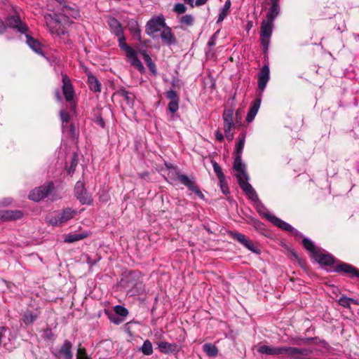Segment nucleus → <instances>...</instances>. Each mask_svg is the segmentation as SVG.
<instances>
[{
    "mask_svg": "<svg viewBox=\"0 0 359 359\" xmlns=\"http://www.w3.org/2000/svg\"><path fill=\"white\" fill-rule=\"evenodd\" d=\"M167 97L170 99L168 109L170 112H177L178 110L179 97L175 90H170L167 92Z\"/></svg>",
    "mask_w": 359,
    "mask_h": 359,
    "instance_id": "obj_25",
    "label": "nucleus"
},
{
    "mask_svg": "<svg viewBox=\"0 0 359 359\" xmlns=\"http://www.w3.org/2000/svg\"><path fill=\"white\" fill-rule=\"evenodd\" d=\"M55 12L44 15L47 27L51 34L57 36L66 33L65 24L69 18H78L80 12L74 4H69L65 0H55Z\"/></svg>",
    "mask_w": 359,
    "mask_h": 359,
    "instance_id": "obj_1",
    "label": "nucleus"
},
{
    "mask_svg": "<svg viewBox=\"0 0 359 359\" xmlns=\"http://www.w3.org/2000/svg\"><path fill=\"white\" fill-rule=\"evenodd\" d=\"M62 93L65 96V100L69 102L72 107H75L74 90L72 84L71 80L66 74L62 75Z\"/></svg>",
    "mask_w": 359,
    "mask_h": 359,
    "instance_id": "obj_12",
    "label": "nucleus"
},
{
    "mask_svg": "<svg viewBox=\"0 0 359 359\" xmlns=\"http://www.w3.org/2000/svg\"><path fill=\"white\" fill-rule=\"evenodd\" d=\"M203 351L210 357H215L218 353V349L216 346L212 344H205L203 346Z\"/></svg>",
    "mask_w": 359,
    "mask_h": 359,
    "instance_id": "obj_34",
    "label": "nucleus"
},
{
    "mask_svg": "<svg viewBox=\"0 0 359 359\" xmlns=\"http://www.w3.org/2000/svg\"><path fill=\"white\" fill-rule=\"evenodd\" d=\"M260 103L261 100L259 98L256 99L248 112H257L260 107Z\"/></svg>",
    "mask_w": 359,
    "mask_h": 359,
    "instance_id": "obj_48",
    "label": "nucleus"
},
{
    "mask_svg": "<svg viewBox=\"0 0 359 359\" xmlns=\"http://www.w3.org/2000/svg\"><path fill=\"white\" fill-rule=\"evenodd\" d=\"M148 68L149 69L150 72H151V74L154 75V76H156L157 74V69H156V65L154 64V62H151V63H149L148 65H147Z\"/></svg>",
    "mask_w": 359,
    "mask_h": 359,
    "instance_id": "obj_52",
    "label": "nucleus"
},
{
    "mask_svg": "<svg viewBox=\"0 0 359 359\" xmlns=\"http://www.w3.org/2000/svg\"><path fill=\"white\" fill-rule=\"evenodd\" d=\"M23 213L20 210H0V220L11 221L22 218Z\"/></svg>",
    "mask_w": 359,
    "mask_h": 359,
    "instance_id": "obj_21",
    "label": "nucleus"
},
{
    "mask_svg": "<svg viewBox=\"0 0 359 359\" xmlns=\"http://www.w3.org/2000/svg\"><path fill=\"white\" fill-rule=\"evenodd\" d=\"M245 248H246L247 249H248L249 250H250L251 252H252L254 253H256V254L260 253V250L255 245L253 242L250 240H249L248 242L246 243V245H245Z\"/></svg>",
    "mask_w": 359,
    "mask_h": 359,
    "instance_id": "obj_44",
    "label": "nucleus"
},
{
    "mask_svg": "<svg viewBox=\"0 0 359 359\" xmlns=\"http://www.w3.org/2000/svg\"><path fill=\"white\" fill-rule=\"evenodd\" d=\"M161 39L162 42L167 46H172L177 43L176 38L174 34L172 32V29L167 25L166 26L161 30Z\"/></svg>",
    "mask_w": 359,
    "mask_h": 359,
    "instance_id": "obj_20",
    "label": "nucleus"
},
{
    "mask_svg": "<svg viewBox=\"0 0 359 359\" xmlns=\"http://www.w3.org/2000/svg\"><path fill=\"white\" fill-rule=\"evenodd\" d=\"M55 95L57 97V98L59 100H61V96L60 95V92L58 90L56 91L55 93Z\"/></svg>",
    "mask_w": 359,
    "mask_h": 359,
    "instance_id": "obj_63",
    "label": "nucleus"
},
{
    "mask_svg": "<svg viewBox=\"0 0 359 359\" xmlns=\"http://www.w3.org/2000/svg\"><path fill=\"white\" fill-rule=\"evenodd\" d=\"M74 194L82 205H90L93 202L91 195L88 193L84 184L78 181L74 187Z\"/></svg>",
    "mask_w": 359,
    "mask_h": 359,
    "instance_id": "obj_11",
    "label": "nucleus"
},
{
    "mask_svg": "<svg viewBox=\"0 0 359 359\" xmlns=\"http://www.w3.org/2000/svg\"><path fill=\"white\" fill-rule=\"evenodd\" d=\"M219 184H220V187H221L222 191L224 194H228L229 193V187L227 186V183H226V182L225 180V177H224L223 182L219 181Z\"/></svg>",
    "mask_w": 359,
    "mask_h": 359,
    "instance_id": "obj_51",
    "label": "nucleus"
},
{
    "mask_svg": "<svg viewBox=\"0 0 359 359\" xmlns=\"http://www.w3.org/2000/svg\"><path fill=\"white\" fill-rule=\"evenodd\" d=\"M207 1L208 0H196L195 5L196 6H201L204 5Z\"/></svg>",
    "mask_w": 359,
    "mask_h": 359,
    "instance_id": "obj_60",
    "label": "nucleus"
},
{
    "mask_svg": "<svg viewBox=\"0 0 359 359\" xmlns=\"http://www.w3.org/2000/svg\"><path fill=\"white\" fill-rule=\"evenodd\" d=\"M126 287L128 289V293L130 296L143 293L144 287L141 280L140 273L138 271H132L130 273L126 280Z\"/></svg>",
    "mask_w": 359,
    "mask_h": 359,
    "instance_id": "obj_5",
    "label": "nucleus"
},
{
    "mask_svg": "<svg viewBox=\"0 0 359 359\" xmlns=\"http://www.w3.org/2000/svg\"><path fill=\"white\" fill-rule=\"evenodd\" d=\"M145 355H151L153 353L152 344L149 340L144 341L143 345L139 348Z\"/></svg>",
    "mask_w": 359,
    "mask_h": 359,
    "instance_id": "obj_37",
    "label": "nucleus"
},
{
    "mask_svg": "<svg viewBox=\"0 0 359 359\" xmlns=\"http://www.w3.org/2000/svg\"><path fill=\"white\" fill-rule=\"evenodd\" d=\"M176 175L178 180L187 187L189 190L194 192L200 198H204V195L196 186L194 177L189 178L187 175L180 173L179 172H176Z\"/></svg>",
    "mask_w": 359,
    "mask_h": 359,
    "instance_id": "obj_13",
    "label": "nucleus"
},
{
    "mask_svg": "<svg viewBox=\"0 0 359 359\" xmlns=\"http://www.w3.org/2000/svg\"><path fill=\"white\" fill-rule=\"evenodd\" d=\"M273 28V22L263 20L261 23V29H260V38H261V43L262 46H264L266 49L268 48L270 38L272 34Z\"/></svg>",
    "mask_w": 359,
    "mask_h": 359,
    "instance_id": "obj_10",
    "label": "nucleus"
},
{
    "mask_svg": "<svg viewBox=\"0 0 359 359\" xmlns=\"http://www.w3.org/2000/svg\"><path fill=\"white\" fill-rule=\"evenodd\" d=\"M118 96L121 97L128 104H132L133 101V95L130 92L128 91L126 88H122L119 89L116 93Z\"/></svg>",
    "mask_w": 359,
    "mask_h": 359,
    "instance_id": "obj_30",
    "label": "nucleus"
},
{
    "mask_svg": "<svg viewBox=\"0 0 359 359\" xmlns=\"http://www.w3.org/2000/svg\"><path fill=\"white\" fill-rule=\"evenodd\" d=\"M271 6L269 8V11L266 14V20L273 22L275 18L280 13L279 0H270Z\"/></svg>",
    "mask_w": 359,
    "mask_h": 359,
    "instance_id": "obj_23",
    "label": "nucleus"
},
{
    "mask_svg": "<svg viewBox=\"0 0 359 359\" xmlns=\"http://www.w3.org/2000/svg\"><path fill=\"white\" fill-rule=\"evenodd\" d=\"M173 11L177 13L182 14L186 12L187 8L183 4L178 3L175 5Z\"/></svg>",
    "mask_w": 359,
    "mask_h": 359,
    "instance_id": "obj_45",
    "label": "nucleus"
},
{
    "mask_svg": "<svg viewBox=\"0 0 359 359\" xmlns=\"http://www.w3.org/2000/svg\"><path fill=\"white\" fill-rule=\"evenodd\" d=\"M194 22V17L191 15H189V14H187L185 15H183L180 19V24L184 25H187V26H191V25H193Z\"/></svg>",
    "mask_w": 359,
    "mask_h": 359,
    "instance_id": "obj_41",
    "label": "nucleus"
},
{
    "mask_svg": "<svg viewBox=\"0 0 359 359\" xmlns=\"http://www.w3.org/2000/svg\"><path fill=\"white\" fill-rule=\"evenodd\" d=\"M76 359H91L86 353L85 348H79Z\"/></svg>",
    "mask_w": 359,
    "mask_h": 359,
    "instance_id": "obj_47",
    "label": "nucleus"
},
{
    "mask_svg": "<svg viewBox=\"0 0 359 359\" xmlns=\"http://www.w3.org/2000/svg\"><path fill=\"white\" fill-rule=\"evenodd\" d=\"M315 259L321 265L332 266L335 262V259L330 254H325L320 250L316 253Z\"/></svg>",
    "mask_w": 359,
    "mask_h": 359,
    "instance_id": "obj_22",
    "label": "nucleus"
},
{
    "mask_svg": "<svg viewBox=\"0 0 359 359\" xmlns=\"http://www.w3.org/2000/svg\"><path fill=\"white\" fill-rule=\"evenodd\" d=\"M6 30V25L0 19V34H3Z\"/></svg>",
    "mask_w": 359,
    "mask_h": 359,
    "instance_id": "obj_56",
    "label": "nucleus"
},
{
    "mask_svg": "<svg viewBox=\"0 0 359 359\" xmlns=\"http://www.w3.org/2000/svg\"><path fill=\"white\" fill-rule=\"evenodd\" d=\"M53 337V333L50 329L48 328L44 330V337L50 339Z\"/></svg>",
    "mask_w": 359,
    "mask_h": 359,
    "instance_id": "obj_55",
    "label": "nucleus"
},
{
    "mask_svg": "<svg viewBox=\"0 0 359 359\" xmlns=\"http://www.w3.org/2000/svg\"><path fill=\"white\" fill-rule=\"evenodd\" d=\"M27 43V45L36 53L43 55V50L41 49V43L31 36L29 34H26Z\"/></svg>",
    "mask_w": 359,
    "mask_h": 359,
    "instance_id": "obj_27",
    "label": "nucleus"
},
{
    "mask_svg": "<svg viewBox=\"0 0 359 359\" xmlns=\"http://www.w3.org/2000/svg\"><path fill=\"white\" fill-rule=\"evenodd\" d=\"M115 313L124 319L128 314V311L123 306L117 305L114 306Z\"/></svg>",
    "mask_w": 359,
    "mask_h": 359,
    "instance_id": "obj_42",
    "label": "nucleus"
},
{
    "mask_svg": "<svg viewBox=\"0 0 359 359\" xmlns=\"http://www.w3.org/2000/svg\"><path fill=\"white\" fill-rule=\"evenodd\" d=\"M302 243L304 247L309 252H311L313 257L316 255V253H318V252L320 250L318 248H316L313 242L307 238H304L302 241Z\"/></svg>",
    "mask_w": 359,
    "mask_h": 359,
    "instance_id": "obj_32",
    "label": "nucleus"
},
{
    "mask_svg": "<svg viewBox=\"0 0 359 359\" xmlns=\"http://www.w3.org/2000/svg\"><path fill=\"white\" fill-rule=\"evenodd\" d=\"M233 167V169L238 172L236 175L238 180V183L239 184V179L248 182L249 176L246 172V165L242 162V156H235Z\"/></svg>",
    "mask_w": 359,
    "mask_h": 359,
    "instance_id": "obj_15",
    "label": "nucleus"
},
{
    "mask_svg": "<svg viewBox=\"0 0 359 359\" xmlns=\"http://www.w3.org/2000/svg\"><path fill=\"white\" fill-rule=\"evenodd\" d=\"M88 83L91 90L95 93L101 91V83L98 79L91 73L88 74Z\"/></svg>",
    "mask_w": 359,
    "mask_h": 359,
    "instance_id": "obj_28",
    "label": "nucleus"
},
{
    "mask_svg": "<svg viewBox=\"0 0 359 359\" xmlns=\"http://www.w3.org/2000/svg\"><path fill=\"white\" fill-rule=\"evenodd\" d=\"M166 26L165 18L163 15L155 16L151 18L146 25V33L154 38L156 34Z\"/></svg>",
    "mask_w": 359,
    "mask_h": 359,
    "instance_id": "obj_7",
    "label": "nucleus"
},
{
    "mask_svg": "<svg viewBox=\"0 0 359 359\" xmlns=\"http://www.w3.org/2000/svg\"><path fill=\"white\" fill-rule=\"evenodd\" d=\"M212 163L214 171H215V174L217 175V176L219 179V181H221L222 182H223L224 177H224V173L222 172V168H220V166L218 165V163L217 162L212 161Z\"/></svg>",
    "mask_w": 359,
    "mask_h": 359,
    "instance_id": "obj_40",
    "label": "nucleus"
},
{
    "mask_svg": "<svg viewBox=\"0 0 359 359\" xmlns=\"http://www.w3.org/2000/svg\"><path fill=\"white\" fill-rule=\"evenodd\" d=\"M54 189V184L50 182L43 186L33 189L29 194V198L32 201L38 202L48 196V195Z\"/></svg>",
    "mask_w": 359,
    "mask_h": 359,
    "instance_id": "obj_8",
    "label": "nucleus"
},
{
    "mask_svg": "<svg viewBox=\"0 0 359 359\" xmlns=\"http://www.w3.org/2000/svg\"><path fill=\"white\" fill-rule=\"evenodd\" d=\"M186 3H187L188 4H189L191 6V8H193L194 6V0H184Z\"/></svg>",
    "mask_w": 359,
    "mask_h": 359,
    "instance_id": "obj_62",
    "label": "nucleus"
},
{
    "mask_svg": "<svg viewBox=\"0 0 359 359\" xmlns=\"http://www.w3.org/2000/svg\"><path fill=\"white\" fill-rule=\"evenodd\" d=\"M338 303L340 306L344 308H349L351 304H354L356 305L358 304L357 300L345 296H342L341 297H340L338 300Z\"/></svg>",
    "mask_w": 359,
    "mask_h": 359,
    "instance_id": "obj_35",
    "label": "nucleus"
},
{
    "mask_svg": "<svg viewBox=\"0 0 359 359\" xmlns=\"http://www.w3.org/2000/svg\"><path fill=\"white\" fill-rule=\"evenodd\" d=\"M96 122L102 128L104 126V122L101 117H97Z\"/></svg>",
    "mask_w": 359,
    "mask_h": 359,
    "instance_id": "obj_61",
    "label": "nucleus"
},
{
    "mask_svg": "<svg viewBox=\"0 0 359 359\" xmlns=\"http://www.w3.org/2000/svg\"><path fill=\"white\" fill-rule=\"evenodd\" d=\"M38 318V315L36 313H33L30 310H27L22 316V320L25 325H31Z\"/></svg>",
    "mask_w": 359,
    "mask_h": 359,
    "instance_id": "obj_31",
    "label": "nucleus"
},
{
    "mask_svg": "<svg viewBox=\"0 0 359 359\" xmlns=\"http://www.w3.org/2000/svg\"><path fill=\"white\" fill-rule=\"evenodd\" d=\"M76 165H77V163H76V159L73 158L72 162L71 163V166H70L69 170V173L71 172H74L75 170Z\"/></svg>",
    "mask_w": 359,
    "mask_h": 359,
    "instance_id": "obj_57",
    "label": "nucleus"
},
{
    "mask_svg": "<svg viewBox=\"0 0 359 359\" xmlns=\"http://www.w3.org/2000/svg\"><path fill=\"white\" fill-rule=\"evenodd\" d=\"M158 345L160 351L165 354L175 353L180 351L179 346L175 343L170 344L165 341H161Z\"/></svg>",
    "mask_w": 359,
    "mask_h": 359,
    "instance_id": "obj_24",
    "label": "nucleus"
},
{
    "mask_svg": "<svg viewBox=\"0 0 359 359\" xmlns=\"http://www.w3.org/2000/svg\"><path fill=\"white\" fill-rule=\"evenodd\" d=\"M77 214V211L71 208H66L60 212L49 214L46 222L53 226H62L72 219Z\"/></svg>",
    "mask_w": 359,
    "mask_h": 359,
    "instance_id": "obj_3",
    "label": "nucleus"
},
{
    "mask_svg": "<svg viewBox=\"0 0 359 359\" xmlns=\"http://www.w3.org/2000/svg\"><path fill=\"white\" fill-rule=\"evenodd\" d=\"M215 137L216 139L219 142H222L224 140L223 134L219 130L216 132Z\"/></svg>",
    "mask_w": 359,
    "mask_h": 359,
    "instance_id": "obj_59",
    "label": "nucleus"
},
{
    "mask_svg": "<svg viewBox=\"0 0 359 359\" xmlns=\"http://www.w3.org/2000/svg\"><path fill=\"white\" fill-rule=\"evenodd\" d=\"M239 186L245 192V194L248 196L249 199L255 203L256 209L257 212L269 221V217L268 215H273L265 208V206L259 200L257 192L252 187V185L249 182H244L243 180L239 179Z\"/></svg>",
    "mask_w": 359,
    "mask_h": 359,
    "instance_id": "obj_2",
    "label": "nucleus"
},
{
    "mask_svg": "<svg viewBox=\"0 0 359 359\" xmlns=\"http://www.w3.org/2000/svg\"><path fill=\"white\" fill-rule=\"evenodd\" d=\"M69 127H70V130H71V132H72V133H74V129H75L74 126L73 124H70V125H69Z\"/></svg>",
    "mask_w": 359,
    "mask_h": 359,
    "instance_id": "obj_64",
    "label": "nucleus"
},
{
    "mask_svg": "<svg viewBox=\"0 0 359 359\" xmlns=\"http://www.w3.org/2000/svg\"><path fill=\"white\" fill-rule=\"evenodd\" d=\"M245 145V136L240 137L238 142L236 144L235 150V156H242L243 150Z\"/></svg>",
    "mask_w": 359,
    "mask_h": 359,
    "instance_id": "obj_38",
    "label": "nucleus"
},
{
    "mask_svg": "<svg viewBox=\"0 0 359 359\" xmlns=\"http://www.w3.org/2000/svg\"><path fill=\"white\" fill-rule=\"evenodd\" d=\"M107 23L110 27L111 32L115 36H121V34L123 33V30L121 23L115 18L109 17L108 18Z\"/></svg>",
    "mask_w": 359,
    "mask_h": 359,
    "instance_id": "obj_26",
    "label": "nucleus"
},
{
    "mask_svg": "<svg viewBox=\"0 0 359 359\" xmlns=\"http://www.w3.org/2000/svg\"><path fill=\"white\" fill-rule=\"evenodd\" d=\"M60 118L62 121V128L65 129L67 127V124L71 118L70 114H60Z\"/></svg>",
    "mask_w": 359,
    "mask_h": 359,
    "instance_id": "obj_43",
    "label": "nucleus"
},
{
    "mask_svg": "<svg viewBox=\"0 0 359 359\" xmlns=\"http://www.w3.org/2000/svg\"><path fill=\"white\" fill-rule=\"evenodd\" d=\"M270 79V70L268 65H264L258 74V89L262 93Z\"/></svg>",
    "mask_w": 359,
    "mask_h": 359,
    "instance_id": "obj_19",
    "label": "nucleus"
},
{
    "mask_svg": "<svg viewBox=\"0 0 359 359\" xmlns=\"http://www.w3.org/2000/svg\"><path fill=\"white\" fill-rule=\"evenodd\" d=\"M140 53L142 55L143 59L144 60L147 65H148L149 63L153 62L151 57L149 55V54L145 50H140Z\"/></svg>",
    "mask_w": 359,
    "mask_h": 359,
    "instance_id": "obj_49",
    "label": "nucleus"
},
{
    "mask_svg": "<svg viewBox=\"0 0 359 359\" xmlns=\"http://www.w3.org/2000/svg\"><path fill=\"white\" fill-rule=\"evenodd\" d=\"M7 331L6 327H0V346H1L2 339L5 337V332Z\"/></svg>",
    "mask_w": 359,
    "mask_h": 359,
    "instance_id": "obj_54",
    "label": "nucleus"
},
{
    "mask_svg": "<svg viewBox=\"0 0 359 359\" xmlns=\"http://www.w3.org/2000/svg\"><path fill=\"white\" fill-rule=\"evenodd\" d=\"M333 271L336 273L348 274L351 278H359V269L349 264L344 262L337 264Z\"/></svg>",
    "mask_w": 359,
    "mask_h": 359,
    "instance_id": "obj_18",
    "label": "nucleus"
},
{
    "mask_svg": "<svg viewBox=\"0 0 359 359\" xmlns=\"http://www.w3.org/2000/svg\"><path fill=\"white\" fill-rule=\"evenodd\" d=\"M116 36L118 37V46L126 52V57L131 65L140 72H143L144 67L141 61L138 59L137 53L126 43V38L123 33L121 34V36Z\"/></svg>",
    "mask_w": 359,
    "mask_h": 359,
    "instance_id": "obj_4",
    "label": "nucleus"
},
{
    "mask_svg": "<svg viewBox=\"0 0 359 359\" xmlns=\"http://www.w3.org/2000/svg\"><path fill=\"white\" fill-rule=\"evenodd\" d=\"M230 236H231L232 238L236 240L244 247L249 241V239L244 234H242L238 232L231 231Z\"/></svg>",
    "mask_w": 359,
    "mask_h": 359,
    "instance_id": "obj_36",
    "label": "nucleus"
},
{
    "mask_svg": "<svg viewBox=\"0 0 359 359\" xmlns=\"http://www.w3.org/2000/svg\"><path fill=\"white\" fill-rule=\"evenodd\" d=\"M231 4L230 0H227L225 2L223 8L220 10V12H219V14L218 16V19L217 21V23L222 22L224 20V18L226 17L228 12L231 8Z\"/></svg>",
    "mask_w": 359,
    "mask_h": 359,
    "instance_id": "obj_33",
    "label": "nucleus"
},
{
    "mask_svg": "<svg viewBox=\"0 0 359 359\" xmlns=\"http://www.w3.org/2000/svg\"><path fill=\"white\" fill-rule=\"evenodd\" d=\"M258 353L268 355H279L281 358L285 355H290V346H269L260 345L257 348Z\"/></svg>",
    "mask_w": 359,
    "mask_h": 359,
    "instance_id": "obj_9",
    "label": "nucleus"
},
{
    "mask_svg": "<svg viewBox=\"0 0 359 359\" xmlns=\"http://www.w3.org/2000/svg\"><path fill=\"white\" fill-rule=\"evenodd\" d=\"M223 119L225 135L229 140H231L233 137V133H231V128L241 125V114H223Z\"/></svg>",
    "mask_w": 359,
    "mask_h": 359,
    "instance_id": "obj_6",
    "label": "nucleus"
},
{
    "mask_svg": "<svg viewBox=\"0 0 359 359\" xmlns=\"http://www.w3.org/2000/svg\"><path fill=\"white\" fill-rule=\"evenodd\" d=\"M6 27H8L17 30L21 34H26L28 27L24 23L18 15H11L6 19Z\"/></svg>",
    "mask_w": 359,
    "mask_h": 359,
    "instance_id": "obj_14",
    "label": "nucleus"
},
{
    "mask_svg": "<svg viewBox=\"0 0 359 359\" xmlns=\"http://www.w3.org/2000/svg\"><path fill=\"white\" fill-rule=\"evenodd\" d=\"M72 344L69 340H65L57 352L52 351V353L58 359H72Z\"/></svg>",
    "mask_w": 359,
    "mask_h": 359,
    "instance_id": "obj_17",
    "label": "nucleus"
},
{
    "mask_svg": "<svg viewBox=\"0 0 359 359\" xmlns=\"http://www.w3.org/2000/svg\"><path fill=\"white\" fill-rule=\"evenodd\" d=\"M269 217V221L272 222L275 226H278V228L290 232L293 235H294L297 237H302V234L298 231L297 229H294L290 224L284 222L283 220L280 219V218L276 217L275 215H268Z\"/></svg>",
    "mask_w": 359,
    "mask_h": 359,
    "instance_id": "obj_16",
    "label": "nucleus"
},
{
    "mask_svg": "<svg viewBox=\"0 0 359 359\" xmlns=\"http://www.w3.org/2000/svg\"><path fill=\"white\" fill-rule=\"evenodd\" d=\"M310 342H313V344H318V338L316 337H308V338H299L295 341L294 344L297 345H305L308 344Z\"/></svg>",
    "mask_w": 359,
    "mask_h": 359,
    "instance_id": "obj_39",
    "label": "nucleus"
},
{
    "mask_svg": "<svg viewBox=\"0 0 359 359\" xmlns=\"http://www.w3.org/2000/svg\"><path fill=\"white\" fill-rule=\"evenodd\" d=\"M217 33H215L211 37L210 39H209L208 41V46L211 47V46H213L215 45V42H216V40H217Z\"/></svg>",
    "mask_w": 359,
    "mask_h": 359,
    "instance_id": "obj_53",
    "label": "nucleus"
},
{
    "mask_svg": "<svg viewBox=\"0 0 359 359\" xmlns=\"http://www.w3.org/2000/svg\"><path fill=\"white\" fill-rule=\"evenodd\" d=\"M109 318L111 322L114 323L116 325H119L121 323H123V320H124V319L123 318H121V316L116 315V313L115 314H111L109 316Z\"/></svg>",
    "mask_w": 359,
    "mask_h": 359,
    "instance_id": "obj_46",
    "label": "nucleus"
},
{
    "mask_svg": "<svg viewBox=\"0 0 359 359\" xmlns=\"http://www.w3.org/2000/svg\"><path fill=\"white\" fill-rule=\"evenodd\" d=\"M88 235V233L86 231L80 233H69L66 236L65 242L69 243H74L86 238Z\"/></svg>",
    "mask_w": 359,
    "mask_h": 359,
    "instance_id": "obj_29",
    "label": "nucleus"
},
{
    "mask_svg": "<svg viewBox=\"0 0 359 359\" xmlns=\"http://www.w3.org/2000/svg\"><path fill=\"white\" fill-rule=\"evenodd\" d=\"M100 259V257H98L97 259H92L90 256L86 255V262L90 267L95 265Z\"/></svg>",
    "mask_w": 359,
    "mask_h": 359,
    "instance_id": "obj_50",
    "label": "nucleus"
},
{
    "mask_svg": "<svg viewBox=\"0 0 359 359\" xmlns=\"http://www.w3.org/2000/svg\"><path fill=\"white\" fill-rule=\"evenodd\" d=\"M257 114H247L246 121L248 123L252 122Z\"/></svg>",
    "mask_w": 359,
    "mask_h": 359,
    "instance_id": "obj_58",
    "label": "nucleus"
}]
</instances>
